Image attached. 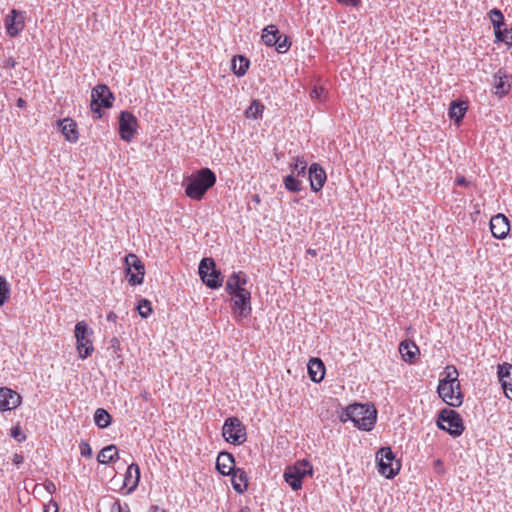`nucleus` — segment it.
Returning a JSON list of instances; mask_svg holds the SVG:
<instances>
[{
	"mask_svg": "<svg viewBox=\"0 0 512 512\" xmlns=\"http://www.w3.org/2000/svg\"><path fill=\"white\" fill-rule=\"evenodd\" d=\"M216 180V174L210 168H201L184 180L185 194L199 201L215 185Z\"/></svg>",
	"mask_w": 512,
	"mask_h": 512,
	"instance_id": "obj_1",
	"label": "nucleus"
},
{
	"mask_svg": "<svg viewBox=\"0 0 512 512\" xmlns=\"http://www.w3.org/2000/svg\"><path fill=\"white\" fill-rule=\"evenodd\" d=\"M446 376L439 380L437 393L439 397L451 407H459L463 402L458 371L455 366H447Z\"/></svg>",
	"mask_w": 512,
	"mask_h": 512,
	"instance_id": "obj_2",
	"label": "nucleus"
},
{
	"mask_svg": "<svg viewBox=\"0 0 512 512\" xmlns=\"http://www.w3.org/2000/svg\"><path fill=\"white\" fill-rule=\"evenodd\" d=\"M376 415L377 412L373 405L354 403L346 407L340 420L342 422L350 420L357 428L370 431L376 423Z\"/></svg>",
	"mask_w": 512,
	"mask_h": 512,
	"instance_id": "obj_3",
	"label": "nucleus"
},
{
	"mask_svg": "<svg viewBox=\"0 0 512 512\" xmlns=\"http://www.w3.org/2000/svg\"><path fill=\"white\" fill-rule=\"evenodd\" d=\"M437 426L453 437H459L464 431V424L460 414L448 408H444L439 412Z\"/></svg>",
	"mask_w": 512,
	"mask_h": 512,
	"instance_id": "obj_4",
	"label": "nucleus"
},
{
	"mask_svg": "<svg viewBox=\"0 0 512 512\" xmlns=\"http://www.w3.org/2000/svg\"><path fill=\"white\" fill-rule=\"evenodd\" d=\"M378 471L387 479L394 478L400 471L401 464L395 459V454L390 447H382L376 454Z\"/></svg>",
	"mask_w": 512,
	"mask_h": 512,
	"instance_id": "obj_5",
	"label": "nucleus"
},
{
	"mask_svg": "<svg viewBox=\"0 0 512 512\" xmlns=\"http://www.w3.org/2000/svg\"><path fill=\"white\" fill-rule=\"evenodd\" d=\"M113 100L114 95L110 91L109 87L105 84H98L91 91V111L97 114V118H101V109L111 108L113 105Z\"/></svg>",
	"mask_w": 512,
	"mask_h": 512,
	"instance_id": "obj_6",
	"label": "nucleus"
},
{
	"mask_svg": "<svg viewBox=\"0 0 512 512\" xmlns=\"http://www.w3.org/2000/svg\"><path fill=\"white\" fill-rule=\"evenodd\" d=\"M224 439L234 445H241L247 439L246 427L237 417H228L222 427Z\"/></svg>",
	"mask_w": 512,
	"mask_h": 512,
	"instance_id": "obj_7",
	"label": "nucleus"
},
{
	"mask_svg": "<svg viewBox=\"0 0 512 512\" xmlns=\"http://www.w3.org/2000/svg\"><path fill=\"white\" fill-rule=\"evenodd\" d=\"M199 275L203 283L210 289H217L222 286L223 278L220 270L212 258H203L200 261Z\"/></svg>",
	"mask_w": 512,
	"mask_h": 512,
	"instance_id": "obj_8",
	"label": "nucleus"
},
{
	"mask_svg": "<svg viewBox=\"0 0 512 512\" xmlns=\"http://www.w3.org/2000/svg\"><path fill=\"white\" fill-rule=\"evenodd\" d=\"M75 338L77 343V351L79 358L86 359L94 351L92 340L90 339L93 331L88 327L86 322L79 321L75 325Z\"/></svg>",
	"mask_w": 512,
	"mask_h": 512,
	"instance_id": "obj_9",
	"label": "nucleus"
},
{
	"mask_svg": "<svg viewBox=\"0 0 512 512\" xmlns=\"http://www.w3.org/2000/svg\"><path fill=\"white\" fill-rule=\"evenodd\" d=\"M232 296V310L234 318L240 321L247 318L252 311L251 307V293L248 290L239 291V293Z\"/></svg>",
	"mask_w": 512,
	"mask_h": 512,
	"instance_id": "obj_10",
	"label": "nucleus"
},
{
	"mask_svg": "<svg viewBox=\"0 0 512 512\" xmlns=\"http://www.w3.org/2000/svg\"><path fill=\"white\" fill-rule=\"evenodd\" d=\"M128 283L132 286L143 283L145 274L144 265L135 254H128L125 257Z\"/></svg>",
	"mask_w": 512,
	"mask_h": 512,
	"instance_id": "obj_11",
	"label": "nucleus"
},
{
	"mask_svg": "<svg viewBox=\"0 0 512 512\" xmlns=\"http://www.w3.org/2000/svg\"><path fill=\"white\" fill-rule=\"evenodd\" d=\"M137 118L129 111H122L119 115V134L122 140L131 142L137 133Z\"/></svg>",
	"mask_w": 512,
	"mask_h": 512,
	"instance_id": "obj_12",
	"label": "nucleus"
},
{
	"mask_svg": "<svg viewBox=\"0 0 512 512\" xmlns=\"http://www.w3.org/2000/svg\"><path fill=\"white\" fill-rule=\"evenodd\" d=\"M24 15L21 12L13 9L8 15L5 17V28L6 32L10 37H16L20 34V32L24 29Z\"/></svg>",
	"mask_w": 512,
	"mask_h": 512,
	"instance_id": "obj_13",
	"label": "nucleus"
},
{
	"mask_svg": "<svg viewBox=\"0 0 512 512\" xmlns=\"http://www.w3.org/2000/svg\"><path fill=\"white\" fill-rule=\"evenodd\" d=\"M310 188L313 192H319L327 179L326 172L318 163H312L308 169Z\"/></svg>",
	"mask_w": 512,
	"mask_h": 512,
	"instance_id": "obj_14",
	"label": "nucleus"
},
{
	"mask_svg": "<svg viewBox=\"0 0 512 512\" xmlns=\"http://www.w3.org/2000/svg\"><path fill=\"white\" fill-rule=\"evenodd\" d=\"M490 230L493 237L497 239H505L510 231L508 218L503 214L493 216L490 220Z\"/></svg>",
	"mask_w": 512,
	"mask_h": 512,
	"instance_id": "obj_15",
	"label": "nucleus"
},
{
	"mask_svg": "<svg viewBox=\"0 0 512 512\" xmlns=\"http://www.w3.org/2000/svg\"><path fill=\"white\" fill-rule=\"evenodd\" d=\"M20 404L21 396L16 391L7 387L0 388V411L15 409Z\"/></svg>",
	"mask_w": 512,
	"mask_h": 512,
	"instance_id": "obj_16",
	"label": "nucleus"
},
{
	"mask_svg": "<svg viewBox=\"0 0 512 512\" xmlns=\"http://www.w3.org/2000/svg\"><path fill=\"white\" fill-rule=\"evenodd\" d=\"M498 377L505 396L512 400V365L508 363L499 365Z\"/></svg>",
	"mask_w": 512,
	"mask_h": 512,
	"instance_id": "obj_17",
	"label": "nucleus"
},
{
	"mask_svg": "<svg viewBox=\"0 0 512 512\" xmlns=\"http://www.w3.org/2000/svg\"><path fill=\"white\" fill-rule=\"evenodd\" d=\"M235 465V458L234 456L226 451H222L218 454L217 460H216V469L217 471L223 475L228 476L233 472L236 468Z\"/></svg>",
	"mask_w": 512,
	"mask_h": 512,
	"instance_id": "obj_18",
	"label": "nucleus"
},
{
	"mask_svg": "<svg viewBox=\"0 0 512 512\" xmlns=\"http://www.w3.org/2000/svg\"><path fill=\"white\" fill-rule=\"evenodd\" d=\"M247 284L246 275L239 271L234 272L226 282V291L228 294L233 295L239 293V291H245V285Z\"/></svg>",
	"mask_w": 512,
	"mask_h": 512,
	"instance_id": "obj_19",
	"label": "nucleus"
},
{
	"mask_svg": "<svg viewBox=\"0 0 512 512\" xmlns=\"http://www.w3.org/2000/svg\"><path fill=\"white\" fill-rule=\"evenodd\" d=\"M140 480V469L136 463H131L126 470L124 477V486L127 487V493H132L138 486Z\"/></svg>",
	"mask_w": 512,
	"mask_h": 512,
	"instance_id": "obj_20",
	"label": "nucleus"
},
{
	"mask_svg": "<svg viewBox=\"0 0 512 512\" xmlns=\"http://www.w3.org/2000/svg\"><path fill=\"white\" fill-rule=\"evenodd\" d=\"M307 366L310 379L315 383L321 382L325 375V366L322 360L319 358H312L308 362Z\"/></svg>",
	"mask_w": 512,
	"mask_h": 512,
	"instance_id": "obj_21",
	"label": "nucleus"
},
{
	"mask_svg": "<svg viewBox=\"0 0 512 512\" xmlns=\"http://www.w3.org/2000/svg\"><path fill=\"white\" fill-rule=\"evenodd\" d=\"M62 134L69 142H76L79 139L77 125L72 119H63L58 121Z\"/></svg>",
	"mask_w": 512,
	"mask_h": 512,
	"instance_id": "obj_22",
	"label": "nucleus"
},
{
	"mask_svg": "<svg viewBox=\"0 0 512 512\" xmlns=\"http://www.w3.org/2000/svg\"><path fill=\"white\" fill-rule=\"evenodd\" d=\"M399 353L405 362L413 363L419 354V348L414 342L404 340L399 344Z\"/></svg>",
	"mask_w": 512,
	"mask_h": 512,
	"instance_id": "obj_23",
	"label": "nucleus"
},
{
	"mask_svg": "<svg viewBox=\"0 0 512 512\" xmlns=\"http://www.w3.org/2000/svg\"><path fill=\"white\" fill-rule=\"evenodd\" d=\"M507 79V74L501 70H499L494 75L495 94L500 98L506 96L510 91V84L508 83Z\"/></svg>",
	"mask_w": 512,
	"mask_h": 512,
	"instance_id": "obj_24",
	"label": "nucleus"
},
{
	"mask_svg": "<svg viewBox=\"0 0 512 512\" xmlns=\"http://www.w3.org/2000/svg\"><path fill=\"white\" fill-rule=\"evenodd\" d=\"M230 475L233 489L239 494L243 493L247 489L248 479L246 472L241 468H237Z\"/></svg>",
	"mask_w": 512,
	"mask_h": 512,
	"instance_id": "obj_25",
	"label": "nucleus"
},
{
	"mask_svg": "<svg viewBox=\"0 0 512 512\" xmlns=\"http://www.w3.org/2000/svg\"><path fill=\"white\" fill-rule=\"evenodd\" d=\"M118 449L115 445L111 444L104 447L97 455V461L100 464H110L118 459Z\"/></svg>",
	"mask_w": 512,
	"mask_h": 512,
	"instance_id": "obj_26",
	"label": "nucleus"
},
{
	"mask_svg": "<svg viewBox=\"0 0 512 512\" xmlns=\"http://www.w3.org/2000/svg\"><path fill=\"white\" fill-rule=\"evenodd\" d=\"M282 36L276 25H268L262 31V40L267 46H274L279 42V38Z\"/></svg>",
	"mask_w": 512,
	"mask_h": 512,
	"instance_id": "obj_27",
	"label": "nucleus"
},
{
	"mask_svg": "<svg viewBox=\"0 0 512 512\" xmlns=\"http://www.w3.org/2000/svg\"><path fill=\"white\" fill-rule=\"evenodd\" d=\"M467 111V105L462 101H453L449 108V117L454 120L455 123L459 124L465 116Z\"/></svg>",
	"mask_w": 512,
	"mask_h": 512,
	"instance_id": "obj_28",
	"label": "nucleus"
},
{
	"mask_svg": "<svg viewBox=\"0 0 512 512\" xmlns=\"http://www.w3.org/2000/svg\"><path fill=\"white\" fill-rule=\"evenodd\" d=\"M283 476L285 482L292 488V490L297 491L302 488L303 478H301V474L297 469L287 468Z\"/></svg>",
	"mask_w": 512,
	"mask_h": 512,
	"instance_id": "obj_29",
	"label": "nucleus"
},
{
	"mask_svg": "<svg viewBox=\"0 0 512 512\" xmlns=\"http://www.w3.org/2000/svg\"><path fill=\"white\" fill-rule=\"evenodd\" d=\"M250 61L244 56H235L232 59V71L238 77L244 76L249 68Z\"/></svg>",
	"mask_w": 512,
	"mask_h": 512,
	"instance_id": "obj_30",
	"label": "nucleus"
},
{
	"mask_svg": "<svg viewBox=\"0 0 512 512\" xmlns=\"http://www.w3.org/2000/svg\"><path fill=\"white\" fill-rule=\"evenodd\" d=\"M94 422L100 429L107 428L112 422V416L103 408L96 409L94 413Z\"/></svg>",
	"mask_w": 512,
	"mask_h": 512,
	"instance_id": "obj_31",
	"label": "nucleus"
},
{
	"mask_svg": "<svg viewBox=\"0 0 512 512\" xmlns=\"http://www.w3.org/2000/svg\"><path fill=\"white\" fill-rule=\"evenodd\" d=\"M264 105L259 100H253L245 111L247 118L258 119L262 117Z\"/></svg>",
	"mask_w": 512,
	"mask_h": 512,
	"instance_id": "obj_32",
	"label": "nucleus"
},
{
	"mask_svg": "<svg viewBox=\"0 0 512 512\" xmlns=\"http://www.w3.org/2000/svg\"><path fill=\"white\" fill-rule=\"evenodd\" d=\"M283 184L289 192L298 193L302 190L301 181L294 175H287L283 180Z\"/></svg>",
	"mask_w": 512,
	"mask_h": 512,
	"instance_id": "obj_33",
	"label": "nucleus"
},
{
	"mask_svg": "<svg viewBox=\"0 0 512 512\" xmlns=\"http://www.w3.org/2000/svg\"><path fill=\"white\" fill-rule=\"evenodd\" d=\"M489 17L491 19L494 30L500 29L505 25V19L502 11L498 8H493L489 12Z\"/></svg>",
	"mask_w": 512,
	"mask_h": 512,
	"instance_id": "obj_34",
	"label": "nucleus"
},
{
	"mask_svg": "<svg viewBox=\"0 0 512 512\" xmlns=\"http://www.w3.org/2000/svg\"><path fill=\"white\" fill-rule=\"evenodd\" d=\"M292 173L297 176H304L307 170V162L303 157L297 156L294 158V162L291 164Z\"/></svg>",
	"mask_w": 512,
	"mask_h": 512,
	"instance_id": "obj_35",
	"label": "nucleus"
},
{
	"mask_svg": "<svg viewBox=\"0 0 512 512\" xmlns=\"http://www.w3.org/2000/svg\"><path fill=\"white\" fill-rule=\"evenodd\" d=\"M289 469H297L301 474V478H304L307 475H312L313 468L310 463L306 460L297 461L293 466L288 467Z\"/></svg>",
	"mask_w": 512,
	"mask_h": 512,
	"instance_id": "obj_36",
	"label": "nucleus"
},
{
	"mask_svg": "<svg viewBox=\"0 0 512 512\" xmlns=\"http://www.w3.org/2000/svg\"><path fill=\"white\" fill-rule=\"evenodd\" d=\"M137 310L142 318H147L152 312L151 303L147 299H141L138 302Z\"/></svg>",
	"mask_w": 512,
	"mask_h": 512,
	"instance_id": "obj_37",
	"label": "nucleus"
},
{
	"mask_svg": "<svg viewBox=\"0 0 512 512\" xmlns=\"http://www.w3.org/2000/svg\"><path fill=\"white\" fill-rule=\"evenodd\" d=\"M10 288L3 276H0V306H2L9 298Z\"/></svg>",
	"mask_w": 512,
	"mask_h": 512,
	"instance_id": "obj_38",
	"label": "nucleus"
},
{
	"mask_svg": "<svg viewBox=\"0 0 512 512\" xmlns=\"http://www.w3.org/2000/svg\"><path fill=\"white\" fill-rule=\"evenodd\" d=\"M274 46L276 47V50L278 51V53H286L290 47H291V41L289 40L288 36L286 35H282L280 38H279V42H277V44H274Z\"/></svg>",
	"mask_w": 512,
	"mask_h": 512,
	"instance_id": "obj_39",
	"label": "nucleus"
},
{
	"mask_svg": "<svg viewBox=\"0 0 512 512\" xmlns=\"http://www.w3.org/2000/svg\"><path fill=\"white\" fill-rule=\"evenodd\" d=\"M11 436L20 443L26 440V436L20 426H15L11 429Z\"/></svg>",
	"mask_w": 512,
	"mask_h": 512,
	"instance_id": "obj_40",
	"label": "nucleus"
},
{
	"mask_svg": "<svg viewBox=\"0 0 512 512\" xmlns=\"http://www.w3.org/2000/svg\"><path fill=\"white\" fill-rule=\"evenodd\" d=\"M79 449H80L81 456H83L85 458L92 457V448L87 442L82 441L79 445Z\"/></svg>",
	"mask_w": 512,
	"mask_h": 512,
	"instance_id": "obj_41",
	"label": "nucleus"
},
{
	"mask_svg": "<svg viewBox=\"0 0 512 512\" xmlns=\"http://www.w3.org/2000/svg\"><path fill=\"white\" fill-rule=\"evenodd\" d=\"M510 32V30L508 29H496L494 30V34H495V41L496 42H505L507 41V34Z\"/></svg>",
	"mask_w": 512,
	"mask_h": 512,
	"instance_id": "obj_42",
	"label": "nucleus"
},
{
	"mask_svg": "<svg viewBox=\"0 0 512 512\" xmlns=\"http://www.w3.org/2000/svg\"><path fill=\"white\" fill-rule=\"evenodd\" d=\"M111 512H130L129 506L122 505L119 500H115L111 505Z\"/></svg>",
	"mask_w": 512,
	"mask_h": 512,
	"instance_id": "obj_43",
	"label": "nucleus"
},
{
	"mask_svg": "<svg viewBox=\"0 0 512 512\" xmlns=\"http://www.w3.org/2000/svg\"><path fill=\"white\" fill-rule=\"evenodd\" d=\"M324 92L325 90L323 87H314L310 92V96L312 99L321 100L324 95Z\"/></svg>",
	"mask_w": 512,
	"mask_h": 512,
	"instance_id": "obj_44",
	"label": "nucleus"
},
{
	"mask_svg": "<svg viewBox=\"0 0 512 512\" xmlns=\"http://www.w3.org/2000/svg\"><path fill=\"white\" fill-rule=\"evenodd\" d=\"M434 469L438 474L444 473L445 470H444L443 462L440 459H437L434 461Z\"/></svg>",
	"mask_w": 512,
	"mask_h": 512,
	"instance_id": "obj_45",
	"label": "nucleus"
},
{
	"mask_svg": "<svg viewBox=\"0 0 512 512\" xmlns=\"http://www.w3.org/2000/svg\"><path fill=\"white\" fill-rule=\"evenodd\" d=\"M337 1L344 5H351L353 7H358L361 3V0H337Z\"/></svg>",
	"mask_w": 512,
	"mask_h": 512,
	"instance_id": "obj_46",
	"label": "nucleus"
},
{
	"mask_svg": "<svg viewBox=\"0 0 512 512\" xmlns=\"http://www.w3.org/2000/svg\"><path fill=\"white\" fill-rule=\"evenodd\" d=\"M456 183L460 186H466L468 184L467 180L465 177L461 176V177H457L456 179Z\"/></svg>",
	"mask_w": 512,
	"mask_h": 512,
	"instance_id": "obj_47",
	"label": "nucleus"
},
{
	"mask_svg": "<svg viewBox=\"0 0 512 512\" xmlns=\"http://www.w3.org/2000/svg\"><path fill=\"white\" fill-rule=\"evenodd\" d=\"M117 318L118 317L114 312H109L107 315V320L110 322H116Z\"/></svg>",
	"mask_w": 512,
	"mask_h": 512,
	"instance_id": "obj_48",
	"label": "nucleus"
},
{
	"mask_svg": "<svg viewBox=\"0 0 512 512\" xmlns=\"http://www.w3.org/2000/svg\"><path fill=\"white\" fill-rule=\"evenodd\" d=\"M52 507H53V511L52 512H58V505L56 502H54L52 504ZM43 512H49V507L48 506H43Z\"/></svg>",
	"mask_w": 512,
	"mask_h": 512,
	"instance_id": "obj_49",
	"label": "nucleus"
},
{
	"mask_svg": "<svg viewBox=\"0 0 512 512\" xmlns=\"http://www.w3.org/2000/svg\"><path fill=\"white\" fill-rule=\"evenodd\" d=\"M151 512H167V511L165 509H161L157 505H153V506H151Z\"/></svg>",
	"mask_w": 512,
	"mask_h": 512,
	"instance_id": "obj_50",
	"label": "nucleus"
},
{
	"mask_svg": "<svg viewBox=\"0 0 512 512\" xmlns=\"http://www.w3.org/2000/svg\"><path fill=\"white\" fill-rule=\"evenodd\" d=\"M307 254H309L311 256H316L317 255V251L315 249L309 248L307 250Z\"/></svg>",
	"mask_w": 512,
	"mask_h": 512,
	"instance_id": "obj_51",
	"label": "nucleus"
},
{
	"mask_svg": "<svg viewBox=\"0 0 512 512\" xmlns=\"http://www.w3.org/2000/svg\"><path fill=\"white\" fill-rule=\"evenodd\" d=\"M511 35L507 38L506 44L512 46V28L510 29Z\"/></svg>",
	"mask_w": 512,
	"mask_h": 512,
	"instance_id": "obj_52",
	"label": "nucleus"
},
{
	"mask_svg": "<svg viewBox=\"0 0 512 512\" xmlns=\"http://www.w3.org/2000/svg\"><path fill=\"white\" fill-rule=\"evenodd\" d=\"M239 512H252L251 509L247 506L241 507Z\"/></svg>",
	"mask_w": 512,
	"mask_h": 512,
	"instance_id": "obj_53",
	"label": "nucleus"
},
{
	"mask_svg": "<svg viewBox=\"0 0 512 512\" xmlns=\"http://www.w3.org/2000/svg\"><path fill=\"white\" fill-rule=\"evenodd\" d=\"M24 104H25V101H24L23 99L19 98V99H18V101H17V105H18L19 107H23V106H24Z\"/></svg>",
	"mask_w": 512,
	"mask_h": 512,
	"instance_id": "obj_54",
	"label": "nucleus"
},
{
	"mask_svg": "<svg viewBox=\"0 0 512 512\" xmlns=\"http://www.w3.org/2000/svg\"><path fill=\"white\" fill-rule=\"evenodd\" d=\"M21 460H22V457H21V456L15 455V457H14V462H15V463H20V462H21Z\"/></svg>",
	"mask_w": 512,
	"mask_h": 512,
	"instance_id": "obj_55",
	"label": "nucleus"
},
{
	"mask_svg": "<svg viewBox=\"0 0 512 512\" xmlns=\"http://www.w3.org/2000/svg\"><path fill=\"white\" fill-rule=\"evenodd\" d=\"M254 200H255L256 202H259V201H260V200H259V196H258V195H255V196H254Z\"/></svg>",
	"mask_w": 512,
	"mask_h": 512,
	"instance_id": "obj_56",
	"label": "nucleus"
},
{
	"mask_svg": "<svg viewBox=\"0 0 512 512\" xmlns=\"http://www.w3.org/2000/svg\"><path fill=\"white\" fill-rule=\"evenodd\" d=\"M8 65H11L12 67L15 65L14 61L9 62Z\"/></svg>",
	"mask_w": 512,
	"mask_h": 512,
	"instance_id": "obj_57",
	"label": "nucleus"
},
{
	"mask_svg": "<svg viewBox=\"0 0 512 512\" xmlns=\"http://www.w3.org/2000/svg\"><path fill=\"white\" fill-rule=\"evenodd\" d=\"M53 503L54 502H51V504L47 505L49 507V510H51V506H52ZM49 512H51V511H49Z\"/></svg>",
	"mask_w": 512,
	"mask_h": 512,
	"instance_id": "obj_58",
	"label": "nucleus"
}]
</instances>
